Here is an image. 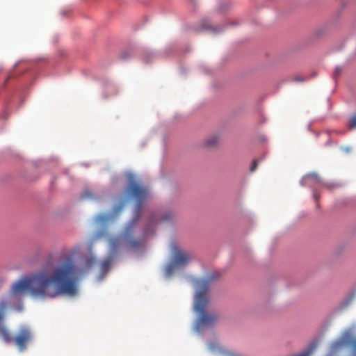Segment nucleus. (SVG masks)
<instances>
[{
    "mask_svg": "<svg viewBox=\"0 0 356 356\" xmlns=\"http://www.w3.org/2000/svg\"><path fill=\"white\" fill-rule=\"evenodd\" d=\"M79 270L68 257L51 272L42 270L13 284L12 292L20 295L24 292L36 298L52 299L63 295L74 296L78 293Z\"/></svg>",
    "mask_w": 356,
    "mask_h": 356,
    "instance_id": "obj_1",
    "label": "nucleus"
},
{
    "mask_svg": "<svg viewBox=\"0 0 356 356\" xmlns=\"http://www.w3.org/2000/svg\"><path fill=\"white\" fill-rule=\"evenodd\" d=\"M124 195L126 200L122 201L118 207L114 208L113 213H118L126 200L133 199L136 202L135 211L137 215L125 226L120 236L112 237L109 239V252L108 257L101 263L99 280L104 279L111 268L121 245H123L127 250H135L140 249L144 243L143 239L134 238V232L139 218L138 213L143 204L148 198L149 190L147 187L138 183L133 175H129V184L125 189Z\"/></svg>",
    "mask_w": 356,
    "mask_h": 356,
    "instance_id": "obj_2",
    "label": "nucleus"
},
{
    "mask_svg": "<svg viewBox=\"0 0 356 356\" xmlns=\"http://www.w3.org/2000/svg\"><path fill=\"white\" fill-rule=\"evenodd\" d=\"M216 278L215 273L207 275L202 279H197L194 282L195 289L194 311L199 314L197 319L195 330L200 332L204 327L212 326L218 320V316L205 312V307L209 301L208 293L211 282Z\"/></svg>",
    "mask_w": 356,
    "mask_h": 356,
    "instance_id": "obj_3",
    "label": "nucleus"
},
{
    "mask_svg": "<svg viewBox=\"0 0 356 356\" xmlns=\"http://www.w3.org/2000/svg\"><path fill=\"white\" fill-rule=\"evenodd\" d=\"M172 254L171 259L165 269L167 276L172 275L175 270L184 267L193 259L191 252L183 251L176 245L172 247Z\"/></svg>",
    "mask_w": 356,
    "mask_h": 356,
    "instance_id": "obj_4",
    "label": "nucleus"
},
{
    "mask_svg": "<svg viewBox=\"0 0 356 356\" xmlns=\"http://www.w3.org/2000/svg\"><path fill=\"white\" fill-rule=\"evenodd\" d=\"M33 332L26 326L21 327L14 337V343L19 351H24L33 340Z\"/></svg>",
    "mask_w": 356,
    "mask_h": 356,
    "instance_id": "obj_5",
    "label": "nucleus"
},
{
    "mask_svg": "<svg viewBox=\"0 0 356 356\" xmlns=\"http://www.w3.org/2000/svg\"><path fill=\"white\" fill-rule=\"evenodd\" d=\"M343 347L350 348L351 356H356V337L352 333L346 332L339 341H335V350Z\"/></svg>",
    "mask_w": 356,
    "mask_h": 356,
    "instance_id": "obj_6",
    "label": "nucleus"
},
{
    "mask_svg": "<svg viewBox=\"0 0 356 356\" xmlns=\"http://www.w3.org/2000/svg\"><path fill=\"white\" fill-rule=\"evenodd\" d=\"M220 137L218 135H212L204 141V145L207 147H214L218 145Z\"/></svg>",
    "mask_w": 356,
    "mask_h": 356,
    "instance_id": "obj_7",
    "label": "nucleus"
},
{
    "mask_svg": "<svg viewBox=\"0 0 356 356\" xmlns=\"http://www.w3.org/2000/svg\"><path fill=\"white\" fill-rule=\"evenodd\" d=\"M0 332L3 340L6 343L14 342V337L11 336L8 330L4 326H0Z\"/></svg>",
    "mask_w": 356,
    "mask_h": 356,
    "instance_id": "obj_8",
    "label": "nucleus"
},
{
    "mask_svg": "<svg viewBox=\"0 0 356 356\" xmlns=\"http://www.w3.org/2000/svg\"><path fill=\"white\" fill-rule=\"evenodd\" d=\"M109 218L110 216L107 215H98L95 218V224L97 225L104 226V225H106Z\"/></svg>",
    "mask_w": 356,
    "mask_h": 356,
    "instance_id": "obj_9",
    "label": "nucleus"
},
{
    "mask_svg": "<svg viewBox=\"0 0 356 356\" xmlns=\"http://www.w3.org/2000/svg\"><path fill=\"white\" fill-rule=\"evenodd\" d=\"M8 306V303L5 300L0 302V326H3L2 321L3 319L6 310Z\"/></svg>",
    "mask_w": 356,
    "mask_h": 356,
    "instance_id": "obj_10",
    "label": "nucleus"
},
{
    "mask_svg": "<svg viewBox=\"0 0 356 356\" xmlns=\"http://www.w3.org/2000/svg\"><path fill=\"white\" fill-rule=\"evenodd\" d=\"M202 29H203L210 30V31H211L214 33H219L222 30L221 28H214L212 26H211V25H209L208 24H206V23H203L202 24Z\"/></svg>",
    "mask_w": 356,
    "mask_h": 356,
    "instance_id": "obj_11",
    "label": "nucleus"
},
{
    "mask_svg": "<svg viewBox=\"0 0 356 356\" xmlns=\"http://www.w3.org/2000/svg\"><path fill=\"white\" fill-rule=\"evenodd\" d=\"M81 198L83 200H86V199L95 200V199L92 193L88 190H86L83 191V193L81 194Z\"/></svg>",
    "mask_w": 356,
    "mask_h": 356,
    "instance_id": "obj_12",
    "label": "nucleus"
},
{
    "mask_svg": "<svg viewBox=\"0 0 356 356\" xmlns=\"http://www.w3.org/2000/svg\"><path fill=\"white\" fill-rule=\"evenodd\" d=\"M175 216V212H172V211H168L167 213H165V214H163L161 217V219L163 221H167V220H172Z\"/></svg>",
    "mask_w": 356,
    "mask_h": 356,
    "instance_id": "obj_13",
    "label": "nucleus"
},
{
    "mask_svg": "<svg viewBox=\"0 0 356 356\" xmlns=\"http://www.w3.org/2000/svg\"><path fill=\"white\" fill-rule=\"evenodd\" d=\"M348 127L350 129H356V113L350 118L348 122Z\"/></svg>",
    "mask_w": 356,
    "mask_h": 356,
    "instance_id": "obj_14",
    "label": "nucleus"
},
{
    "mask_svg": "<svg viewBox=\"0 0 356 356\" xmlns=\"http://www.w3.org/2000/svg\"><path fill=\"white\" fill-rule=\"evenodd\" d=\"M96 262V258L93 256H91L90 258L87 259L86 264L88 267H91Z\"/></svg>",
    "mask_w": 356,
    "mask_h": 356,
    "instance_id": "obj_15",
    "label": "nucleus"
},
{
    "mask_svg": "<svg viewBox=\"0 0 356 356\" xmlns=\"http://www.w3.org/2000/svg\"><path fill=\"white\" fill-rule=\"evenodd\" d=\"M157 220V218H156L155 216H154L153 219H151L150 220V225H148L147 227V228L145 229V234H147L149 230L150 229V228L149 227V226H152V225L154 224V222Z\"/></svg>",
    "mask_w": 356,
    "mask_h": 356,
    "instance_id": "obj_16",
    "label": "nucleus"
},
{
    "mask_svg": "<svg viewBox=\"0 0 356 356\" xmlns=\"http://www.w3.org/2000/svg\"><path fill=\"white\" fill-rule=\"evenodd\" d=\"M257 165H258L257 161V160H254L252 163V165L250 167V171L251 172H254L256 170V168L257 167Z\"/></svg>",
    "mask_w": 356,
    "mask_h": 356,
    "instance_id": "obj_17",
    "label": "nucleus"
},
{
    "mask_svg": "<svg viewBox=\"0 0 356 356\" xmlns=\"http://www.w3.org/2000/svg\"><path fill=\"white\" fill-rule=\"evenodd\" d=\"M105 233L104 232H98L95 235H94V236L92 237V241H95L98 238H99L100 237H102L103 235H104Z\"/></svg>",
    "mask_w": 356,
    "mask_h": 356,
    "instance_id": "obj_18",
    "label": "nucleus"
},
{
    "mask_svg": "<svg viewBox=\"0 0 356 356\" xmlns=\"http://www.w3.org/2000/svg\"><path fill=\"white\" fill-rule=\"evenodd\" d=\"M351 300L350 298H349L348 300H346V302L343 303V305L341 307V309H343L344 307H346V306H348Z\"/></svg>",
    "mask_w": 356,
    "mask_h": 356,
    "instance_id": "obj_19",
    "label": "nucleus"
},
{
    "mask_svg": "<svg viewBox=\"0 0 356 356\" xmlns=\"http://www.w3.org/2000/svg\"><path fill=\"white\" fill-rule=\"evenodd\" d=\"M209 348H210L211 350H214V347L212 346V344H211V343L210 344Z\"/></svg>",
    "mask_w": 356,
    "mask_h": 356,
    "instance_id": "obj_20",
    "label": "nucleus"
}]
</instances>
